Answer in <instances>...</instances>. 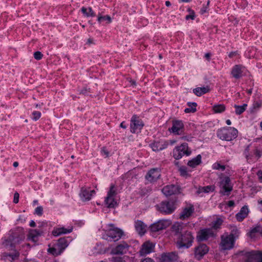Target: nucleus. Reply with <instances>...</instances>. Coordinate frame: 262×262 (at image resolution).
I'll return each mask as SVG.
<instances>
[{"instance_id":"1","label":"nucleus","mask_w":262,"mask_h":262,"mask_svg":"<svg viewBox=\"0 0 262 262\" xmlns=\"http://www.w3.org/2000/svg\"><path fill=\"white\" fill-rule=\"evenodd\" d=\"M25 238V235L23 228L17 227L9 231L8 236L4 239L3 245L7 248L13 249Z\"/></svg>"},{"instance_id":"2","label":"nucleus","mask_w":262,"mask_h":262,"mask_svg":"<svg viewBox=\"0 0 262 262\" xmlns=\"http://www.w3.org/2000/svg\"><path fill=\"white\" fill-rule=\"evenodd\" d=\"M237 257L243 262H262V251H241L237 253Z\"/></svg>"},{"instance_id":"3","label":"nucleus","mask_w":262,"mask_h":262,"mask_svg":"<svg viewBox=\"0 0 262 262\" xmlns=\"http://www.w3.org/2000/svg\"><path fill=\"white\" fill-rule=\"evenodd\" d=\"M194 237L193 233L188 230H185L177 238V246L179 249H188L193 242Z\"/></svg>"},{"instance_id":"4","label":"nucleus","mask_w":262,"mask_h":262,"mask_svg":"<svg viewBox=\"0 0 262 262\" xmlns=\"http://www.w3.org/2000/svg\"><path fill=\"white\" fill-rule=\"evenodd\" d=\"M216 134L220 139L231 141L237 138L238 130L233 127H224L218 129Z\"/></svg>"},{"instance_id":"5","label":"nucleus","mask_w":262,"mask_h":262,"mask_svg":"<svg viewBox=\"0 0 262 262\" xmlns=\"http://www.w3.org/2000/svg\"><path fill=\"white\" fill-rule=\"evenodd\" d=\"M108 226L110 228L107 231L106 234L107 237H104V238L110 241H118L123 235V231L121 229L115 227L113 224H110Z\"/></svg>"},{"instance_id":"6","label":"nucleus","mask_w":262,"mask_h":262,"mask_svg":"<svg viewBox=\"0 0 262 262\" xmlns=\"http://www.w3.org/2000/svg\"><path fill=\"white\" fill-rule=\"evenodd\" d=\"M191 153V150L189 149L188 144L184 143L180 146H176L172 151V157L176 160L181 159L184 156H188Z\"/></svg>"},{"instance_id":"7","label":"nucleus","mask_w":262,"mask_h":262,"mask_svg":"<svg viewBox=\"0 0 262 262\" xmlns=\"http://www.w3.org/2000/svg\"><path fill=\"white\" fill-rule=\"evenodd\" d=\"M158 210L164 214H171L176 209L175 203L172 200H167L161 202L156 205Z\"/></svg>"},{"instance_id":"8","label":"nucleus","mask_w":262,"mask_h":262,"mask_svg":"<svg viewBox=\"0 0 262 262\" xmlns=\"http://www.w3.org/2000/svg\"><path fill=\"white\" fill-rule=\"evenodd\" d=\"M144 123L137 115H134L130 119V129L133 134H138L141 132Z\"/></svg>"},{"instance_id":"9","label":"nucleus","mask_w":262,"mask_h":262,"mask_svg":"<svg viewBox=\"0 0 262 262\" xmlns=\"http://www.w3.org/2000/svg\"><path fill=\"white\" fill-rule=\"evenodd\" d=\"M220 190V193L223 195H229L232 190V185L231 180L229 177H223L219 185Z\"/></svg>"},{"instance_id":"10","label":"nucleus","mask_w":262,"mask_h":262,"mask_svg":"<svg viewBox=\"0 0 262 262\" xmlns=\"http://www.w3.org/2000/svg\"><path fill=\"white\" fill-rule=\"evenodd\" d=\"M161 177V169L159 168L150 169L146 173L145 179L149 183H154L157 182Z\"/></svg>"},{"instance_id":"11","label":"nucleus","mask_w":262,"mask_h":262,"mask_svg":"<svg viewBox=\"0 0 262 262\" xmlns=\"http://www.w3.org/2000/svg\"><path fill=\"white\" fill-rule=\"evenodd\" d=\"M235 243V238L229 236L228 235L221 236V242L220 247L222 250H228L232 249Z\"/></svg>"},{"instance_id":"12","label":"nucleus","mask_w":262,"mask_h":262,"mask_svg":"<svg viewBox=\"0 0 262 262\" xmlns=\"http://www.w3.org/2000/svg\"><path fill=\"white\" fill-rule=\"evenodd\" d=\"M171 224V221L168 220H160L151 224L150 230L152 232H158L167 228Z\"/></svg>"},{"instance_id":"13","label":"nucleus","mask_w":262,"mask_h":262,"mask_svg":"<svg viewBox=\"0 0 262 262\" xmlns=\"http://www.w3.org/2000/svg\"><path fill=\"white\" fill-rule=\"evenodd\" d=\"M155 245L149 241L144 242L141 246L139 251V254L141 256H145L154 250Z\"/></svg>"},{"instance_id":"14","label":"nucleus","mask_w":262,"mask_h":262,"mask_svg":"<svg viewBox=\"0 0 262 262\" xmlns=\"http://www.w3.org/2000/svg\"><path fill=\"white\" fill-rule=\"evenodd\" d=\"M246 68L241 64L234 66L231 71V74L234 78L238 79L242 77L245 73Z\"/></svg>"},{"instance_id":"15","label":"nucleus","mask_w":262,"mask_h":262,"mask_svg":"<svg viewBox=\"0 0 262 262\" xmlns=\"http://www.w3.org/2000/svg\"><path fill=\"white\" fill-rule=\"evenodd\" d=\"M184 124L181 120H173L172 127L169 129L170 132L175 135H181L183 132Z\"/></svg>"},{"instance_id":"16","label":"nucleus","mask_w":262,"mask_h":262,"mask_svg":"<svg viewBox=\"0 0 262 262\" xmlns=\"http://www.w3.org/2000/svg\"><path fill=\"white\" fill-rule=\"evenodd\" d=\"M178 259V255L175 252L164 253L161 255L160 262H175Z\"/></svg>"},{"instance_id":"17","label":"nucleus","mask_w":262,"mask_h":262,"mask_svg":"<svg viewBox=\"0 0 262 262\" xmlns=\"http://www.w3.org/2000/svg\"><path fill=\"white\" fill-rule=\"evenodd\" d=\"M214 234L211 229L207 228L201 230L197 238L199 241L207 240L209 237L214 236Z\"/></svg>"},{"instance_id":"18","label":"nucleus","mask_w":262,"mask_h":262,"mask_svg":"<svg viewBox=\"0 0 262 262\" xmlns=\"http://www.w3.org/2000/svg\"><path fill=\"white\" fill-rule=\"evenodd\" d=\"M95 194L94 190H90L89 188L82 187L79 193L81 199L83 201H89Z\"/></svg>"},{"instance_id":"19","label":"nucleus","mask_w":262,"mask_h":262,"mask_svg":"<svg viewBox=\"0 0 262 262\" xmlns=\"http://www.w3.org/2000/svg\"><path fill=\"white\" fill-rule=\"evenodd\" d=\"M168 142L167 141H159L154 142L150 144V147L155 151H159L167 147Z\"/></svg>"},{"instance_id":"20","label":"nucleus","mask_w":262,"mask_h":262,"mask_svg":"<svg viewBox=\"0 0 262 262\" xmlns=\"http://www.w3.org/2000/svg\"><path fill=\"white\" fill-rule=\"evenodd\" d=\"M208 252V248L205 244H201L195 249V257L198 259H201L205 254Z\"/></svg>"},{"instance_id":"21","label":"nucleus","mask_w":262,"mask_h":262,"mask_svg":"<svg viewBox=\"0 0 262 262\" xmlns=\"http://www.w3.org/2000/svg\"><path fill=\"white\" fill-rule=\"evenodd\" d=\"M162 191L165 195L168 196L177 193L179 192V188L177 185H168L164 186Z\"/></svg>"},{"instance_id":"22","label":"nucleus","mask_w":262,"mask_h":262,"mask_svg":"<svg viewBox=\"0 0 262 262\" xmlns=\"http://www.w3.org/2000/svg\"><path fill=\"white\" fill-rule=\"evenodd\" d=\"M129 247L128 245L125 242H122L120 244L117 245L115 248L112 249V253L113 254H123L125 253L128 250Z\"/></svg>"},{"instance_id":"23","label":"nucleus","mask_w":262,"mask_h":262,"mask_svg":"<svg viewBox=\"0 0 262 262\" xmlns=\"http://www.w3.org/2000/svg\"><path fill=\"white\" fill-rule=\"evenodd\" d=\"M42 233V231L39 229L30 230L28 233V238L33 242H36L38 241V237L41 236Z\"/></svg>"},{"instance_id":"24","label":"nucleus","mask_w":262,"mask_h":262,"mask_svg":"<svg viewBox=\"0 0 262 262\" xmlns=\"http://www.w3.org/2000/svg\"><path fill=\"white\" fill-rule=\"evenodd\" d=\"M249 209L247 206L241 208L239 211L236 214V219L238 222H242L245 219L249 213Z\"/></svg>"},{"instance_id":"25","label":"nucleus","mask_w":262,"mask_h":262,"mask_svg":"<svg viewBox=\"0 0 262 262\" xmlns=\"http://www.w3.org/2000/svg\"><path fill=\"white\" fill-rule=\"evenodd\" d=\"M135 227L136 231L141 236L144 235L146 232L147 226L141 221H136L135 222Z\"/></svg>"},{"instance_id":"26","label":"nucleus","mask_w":262,"mask_h":262,"mask_svg":"<svg viewBox=\"0 0 262 262\" xmlns=\"http://www.w3.org/2000/svg\"><path fill=\"white\" fill-rule=\"evenodd\" d=\"M73 227H71L69 228H66L63 227L54 228L52 234L55 236H58L62 234H68L72 232Z\"/></svg>"},{"instance_id":"27","label":"nucleus","mask_w":262,"mask_h":262,"mask_svg":"<svg viewBox=\"0 0 262 262\" xmlns=\"http://www.w3.org/2000/svg\"><path fill=\"white\" fill-rule=\"evenodd\" d=\"M194 211V208L193 205L185 208L180 215V219L184 220L190 217Z\"/></svg>"},{"instance_id":"28","label":"nucleus","mask_w":262,"mask_h":262,"mask_svg":"<svg viewBox=\"0 0 262 262\" xmlns=\"http://www.w3.org/2000/svg\"><path fill=\"white\" fill-rule=\"evenodd\" d=\"M248 234L251 238H255L258 234L262 235V226L260 225H257L256 226L251 228Z\"/></svg>"},{"instance_id":"29","label":"nucleus","mask_w":262,"mask_h":262,"mask_svg":"<svg viewBox=\"0 0 262 262\" xmlns=\"http://www.w3.org/2000/svg\"><path fill=\"white\" fill-rule=\"evenodd\" d=\"M184 226V223L177 222L172 225V230L178 237L185 230Z\"/></svg>"},{"instance_id":"30","label":"nucleus","mask_w":262,"mask_h":262,"mask_svg":"<svg viewBox=\"0 0 262 262\" xmlns=\"http://www.w3.org/2000/svg\"><path fill=\"white\" fill-rule=\"evenodd\" d=\"M255 142L258 143V145L255 147L254 155L256 157L259 158L262 156V137L260 138H256Z\"/></svg>"},{"instance_id":"31","label":"nucleus","mask_w":262,"mask_h":262,"mask_svg":"<svg viewBox=\"0 0 262 262\" xmlns=\"http://www.w3.org/2000/svg\"><path fill=\"white\" fill-rule=\"evenodd\" d=\"M209 91V87L208 86H206L195 88L193 90V92L197 96H201L202 95L208 93Z\"/></svg>"},{"instance_id":"32","label":"nucleus","mask_w":262,"mask_h":262,"mask_svg":"<svg viewBox=\"0 0 262 262\" xmlns=\"http://www.w3.org/2000/svg\"><path fill=\"white\" fill-rule=\"evenodd\" d=\"M19 252L18 251L15 250L13 253H5L4 254V257L7 260L13 261L15 260L18 259L19 257Z\"/></svg>"},{"instance_id":"33","label":"nucleus","mask_w":262,"mask_h":262,"mask_svg":"<svg viewBox=\"0 0 262 262\" xmlns=\"http://www.w3.org/2000/svg\"><path fill=\"white\" fill-rule=\"evenodd\" d=\"M104 203L107 207L114 208L117 206V202L115 198L107 195L105 199Z\"/></svg>"},{"instance_id":"34","label":"nucleus","mask_w":262,"mask_h":262,"mask_svg":"<svg viewBox=\"0 0 262 262\" xmlns=\"http://www.w3.org/2000/svg\"><path fill=\"white\" fill-rule=\"evenodd\" d=\"M201 161L202 157L201 155H198L195 158L189 160L187 163V165L191 167L194 168L201 164Z\"/></svg>"},{"instance_id":"35","label":"nucleus","mask_w":262,"mask_h":262,"mask_svg":"<svg viewBox=\"0 0 262 262\" xmlns=\"http://www.w3.org/2000/svg\"><path fill=\"white\" fill-rule=\"evenodd\" d=\"M56 245L62 251L68 246L69 243L67 239L65 237L59 238Z\"/></svg>"},{"instance_id":"36","label":"nucleus","mask_w":262,"mask_h":262,"mask_svg":"<svg viewBox=\"0 0 262 262\" xmlns=\"http://www.w3.org/2000/svg\"><path fill=\"white\" fill-rule=\"evenodd\" d=\"M214 190V186L212 185H208L204 187H199L197 193L198 194H200L202 193H209L211 192H213Z\"/></svg>"},{"instance_id":"37","label":"nucleus","mask_w":262,"mask_h":262,"mask_svg":"<svg viewBox=\"0 0 262 262\" xmlns=\"http://www.w3.org/2000/svg\"><path fill=\"white\" fill-rule=\"evenodd\" d=\"M81 11L85 15V16L87 17H94L96 15L95 12L93 11L91 7L85 8L82 7L81 8Z\"/></svg>"},{"instance_id":"38","label":"nucleus","mask_w":262,"mask_h":262,"mask_svg":"<svg viewBox=\"0 0 262 262\" xmlns=\"http://www.w3.org/2000/svg\"><path fill=\"white\" fill-rule=\"evenodd\" d=\"M188 107L184 110V112L186 113H194L196 111V107L197 104L195 102H188L187 103Z\"/></svg>"},{"instance_id":"39","label":"nucleus","mask_w":262,"mask_h":262,"mask_svg":"<svg viewBox=\"0 0 262 262\" xmlns=\"http://www.w3.org/2000/svg\"><path fill=\"white\" fill-rule=\"evenodd\" d=\"M48 251V252L54 256L59 255L63 252L56 245H55L53 247L49 248Z\"/></svg>"},{"instance_id":"40","label":"nucleus","mask_w":262,"mask_h":262,"mask_svg":"<svg viewBox=\"0 0 262 262\" xmlns=\"http://www.w3.org/2000/svg\"><path fill=\"white\" fill-rule=\"evenodd\" d=\"M223 223V220L221 217H217L214 221L212 222L211 227L214 229H217L221 228V225Z\"/></svg>"},{"instance_id":"41","label":"nucleus","mask_w":262,"mask_h":262,"mask_svg":"<svg viewBox=\"0 0 262 262\" xmlns=\"http://www.w3.org/2000/svg\"><path fill=\"white\" fill-rule=\"evenodd\" d=\"M247 107V104L246 103L243 104L242 105H238L235 104L234 105V107L235 109L236 114H237V115L242 114L246 111Z\"/></svg>"},{"instance_id":"42","label":"nucleus","mask_w":262,"mask_h":262,"mask_svg":"<svg viewBox=\"0 0 262 262\" xmlns=\"http://www.w3.org/2000/svg\"><path fill=\"white\" fill-rule=\"evenodd\" d=\"M117 187L113 184H112L110 187V190L107 192V195L115 198L117 194Z\"/></svg>"},{"instance_id":"43","label":"nucleus","mask_w":262,"mask_h":262,"mask_svg":"<svg viewBox=\"0 0 262 262\" xmlns=\"http://www.w3.org/2000/svg\"><path fill=\"white\" fill-rule=\"evenodd\" d=\"M225 106L222 104H215L213 106V110L215 113H221L225 110Z\"/></svg>"},{"instance_id":"44","label":"nucleus","mask_w":262,"mask_h":262,"mask_svg":"<svg viewBox=\"0 0 262 262\" xmlns=\"http://www.w3.org/2000/svg\"><path fill=\"white\" fill-rule=\"evenodd\" d=\"M239 233H240L239 231L237 228V227L235 226H234L232 227V228L231 229L230 234L228 235L230 237L231 236L232 237L235 238V239L236 237H238V236H239Z\"/></svg>"},{"instance_id":"45","label":"nucleus","mask_w":262,"mask_h":262,"mask_svg":"<svg viewBox=\"0 0 262 262\" xmlns=\"http://www.w3.org/2000/svg\"><path fill=\"white\" fill-rule=\"evenodd\" d=\"M212 168L215 170H221L224 171L226 167L224 165H221L220 163L216 162L212 165Z\"/></svg>"},{"instance_id":"46","label":"nucleus","mask_w":262,"mask_h":262,"mask_svg":"<svg viewBox=\"0 0 262 262\" xmlns=\"http://www.w3.org/2000/svg\"><path fill=\"white\" fill-rule=\"evenodd\" d=\"M98 22L101 23L102 21H107L108 23L111 22V18L109 15L98 16L97 19Z\"/></svg>"},{"instance_id":"47","label":"nucleus","mask_w":262,"mask_h":262,"mask_svg":"<svg viewBox=\"0 0 262 262\" xmlns=\"http://www.w3.org/2000/svg\"><path fill=\"white\" fill-rule=\"evenodd\" d=\"M180 174L183 177H187L188 176V172L187 170V168L185 166H182L179 168V169Z\"/></svg>"},{"instance_id":"48","label":"nucleus","mask_w":262,"mask_h":262,"mask_svg":"<svg viewBox=\"0 0 262 262\" xmlns=\"http://www.w3.org/2000/svg\"><path fill=\"white\" fill-rule=\"evenodd\" d=\"M188 11L189 12V15H187L185 16V19L186 20H188L189 19L193 20L194 19V18H195L194 12L193 10H191L190 9H188Z\"/></svg>"},{"instance_id":"49","label":"nucleus","mask_w":262,"mask_h":262,"mask_svg":"<svg viewBox=\"0 0 262 262\" xmlns=\"http://www.w3.org/2000/svg\"><path fill=\"white\" fill-rule=\"evenodd\" d=\"M32 115H33V117H32L33 120H34L35 121H37V120H38L40 118V117L41 116V113L38 111H34L32 113Z\"/></svg>"},{"instance_id":"50","label":"nucleus","mask_w":262,"mask_h":262,"mask_svg":"<svg viewBox=\"0 0 262 262\" xmlns=\"http://www.w3.org/2000/svg\"><path fill=\"white\" fill-rule=\"evenodd\" d=\"M43 213V208L42 206H38L35 209V214L41 216Z\"/></svg>"},{"instance_id":"51","label":"nucleus","mask_w":262,"mask_h":262,"mask_svg":"<svg viewBox=\"0 0 262 262\" xmlns=\"http://www.w3.org/2000/svg\"><path fill=\"white\" fill-rule=\"evenodd\" d=\"M43 57V54L39 51H36L34 53V57L35 59L40 60Z\"/></svg>"},{"instance_id":"52","label":"nucleus","mask_w":262,"mask_h":262,"mask_svg":"<svg viewBox=\"0 0 262 262\" xmlns=\"http://www.w3.org/2000/svg\"><path fill=\"white\" fill-rule=\"evenodd\" d=\"M193 137L191 135L183 136L181 137L182 140L187 141L188 142L191 141Z\"/></svg>"},{"instance_id":"53","label":"nucleus","mask_w":262,"mask_h":262,"mask_svg":"<svg viewBox=\"0 0 262 262\" xmlns=\"http://www.w3.org/2000/svg\"><path fill=\"white\" fill-rule=\"evenodd\" d=\"M19 194L17 192H15L14 194L13 203L17 204L19 201Z\"/></svg>"},{"instance_id":"54","label":"nucleus","mask_w":262,"mask_h":262,"mask_svg":"<svg viewBox=\"0 0 262 262\" xmlns=\"http://www.w3.org/2000/svg\"><path fill=\"white\" fill-rule=\"evenodd\" d=\"M249 150H250V145H248L245 149V150L244 152V154L247 158H248V157L249 156Z\"/></svg>"},{"instance_id":"55","label":"nucleus","mask_w":262,"mask_h":262,"mask_svg":"<svg viewBox=\"0 0 262 262\" xmlns=\"http://www.w3.org/2000/svg\"><path fill=\"white\" fill-rule=\"evenodd\" d=\"M260 107V104L258 102H255L253 104V107L254 109H258Z\"/></svg>"},{"instance_id":"56","label":"nucleus","mask_w":262,"mask_h":262,"mask_svg":"<svg viewBox=\"0 0 262 262\" xmlns=\"http://www.w3.org/2000/svg\"><path fill=\"white\" fill-rule=\"evenodd\" d=\"M257 174L258 176L259 181L262 183V171L259 170L257 172Z\"/></svg>"},{"instance_id":"57","label":"nucleus","mask_w":262,"mask_h":262,"mask_svg":"<svg viewBox=\"0 0 262 262\" xmlns=\"http://www.w3.org/2000/svg\"><path fill=\"white\" fill-rule=\"evenodd\" d=\"M227 205L229 207H233L235 205L234 202L232 200L229 201L227 203Z\"/></svg>"},{"instance_id":"58","label":"nucleus","mask_w":262,"mask_h":262,"mask_svg":"<svg viewBox=\"0 0 262 262\" xmlns=\"http://www.w3.org/2000/svg\"><path fill=\"white\" fill-rule=\"evenodd\" d=\"M141 262H154V261L152 259L148 257L143 259Z\"/></svg>"},{"instance_id":"59","label":"nucleus","mask_w":262,"mask_h":262,"mask_svg":"<svg viewBox=\"0 0 262 262\" xmlns=\"http://www.w3.org/2000/svg\"><path fill=\"white\" fill-rule=\"evenodd\" d=\"M205 57L209 61L210 59V54L209 53H207L205 54Z\"/></svg>"},{"instance_id":"60","label":"nucleus","mask_w":262,"mask_h":262,"mask_svg":"<svg viewBox=\"0 0 262 262\" xmlns=\"http://www.w3.org/2000/svg\"><path fill=\"white\" fill-rule=\"evenodd\" d=\"M29 225H30V226L31 227H35V226L36 224H35V222H34V221L31 220V221H30V222Z\"/></svg>"},{"instance_id":"61","label":"nucleus","mask_w":262,"mask_h":262,"mask_svg":"<svg viewBox=\"0 0 262 262\" xmlns=\"http://www.w3.org/2000/svg\"><path fill=\"white\" fill-rule=\"evenodd\" d=\"M120 126L121 128L125 129L126 128V126L124 124V122H122L121 123Z\"/></svg>"},{"instance_id":"62","label":"nucleus","mask_w":262,"mask_h":262,"mask_svg":"<svg viewBox=\"0 0 262 262\" xmlns=\"http://www.w3.org/2000/svg\"><path fill=\"white\" fill-rule=\"evenodd\" d=\"M146 190V191H148V190L146 189V188H143L142 190H141V191H142V193L144 195H145L146 193V192H145V191Z\"/></svg>"},{"instance_id":"63","label":"nucleus","mask_w":262,"mask_h":262,"mask_svg":"<svg viewBox=\"0 0 262 262\" xmlns=\"http://www.w3.org/2000/svg\"><path fill=\"white\" fill-rule=\"evenodd\" d=\"M115 262H126V261H125L124 260H123L120 258H119L116 259Z\"/></svg>"},{"instance_id":"64","label":"nucleus","mask_w":262,"mask_h":262,"mask_svg":"<svg viewBox=\"0 0 262 262\" xmlns=\"http://www.w3.org/2000/svg\"><path fill=\"white\" fill-rule=\"evenodd\" d=\"M165 5L167 6V7H169L171 6V3L169 1H166L165 2Z\"/></svg>"}]
</instances>
